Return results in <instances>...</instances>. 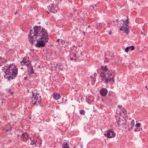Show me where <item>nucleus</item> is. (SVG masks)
Listing matches in <instances>:
<instances>
[{
  "mask_svg": "<svg viewBox=\"0 0 148 148\" xmlns=\"http://www.w3.org/2000/svg\"><path fill=\"white\" fill-rule=\"evenodd\" d=\"M32 30H30L29 40L32 44H35L37 48H42L45 45V42H48V34L47 31L40 26L36 25L33 27Z\"/></svg>",
  "mask_w": 148,
  "mask_h": 148,
  "instance_id": "1",
  "label": "nucleus"
},
{
  "mask_svg": "<svg viewBox=\"0 0 148 148\" xmlns=\"http://www.w3.org/2000/svg\"><path fill=\"white\" fill-rule=\"evenodd\" d=\"M101 69L102 71L100 74L101 80L107 84H108L109 82L111 84H113L114 81V77L112 75L110 69L107 68L106 65L102 66Z\"/></svg>",
  "mask_w": 148,
  "mask_h": 148,
  "instance_id": "2",
  "label": "nucleus"
},
{
  "mask_svg": "<svg viewBox=\"0 0 148 148\" xmlns=\"http://www.w3.org/2000/svg\"><path fill=\"white\" fill-rule=\"evenodd\" d=\"M16 66L14 64L13 68L4 69L3 71L5 75H4V77L9 80L14 79L17 75L18 72V69Z\"/></svg>",
  "mask_w": 148,
  "mask_h": 148,
  "instance_id": "3",
  "label": "nucleus"
},
{
  "mask_svg": "<svg viewBox=\"0 0 148 148\" xmlns=\"http://www.w3.org/2000/svg\"><path fill=\"white\" fill-rule=\"evenodd\" d=\"M119 120L117 121V123L119 125V127L121 125L123 127L126 129V127L128 125V123L127 122V121L124 117L122 118L119 117Z\"/></svg>",
  "mask_w": 148,
  "mask_h": 148,
  "instance_id": "4",
  "label": "nucleus"
},
{
  "mask_svg": "<svg viewBox=\"0 0 148 148\" xmlns=\"http://www.w3.org/2000/svg\"><path fill=\"white\" fill-rule=\"evenodd\" d=\"M104 135L107 138H112L115 136V133L113 131L110 130L105 131L104 134Z\"/></svg>",
  "mask_w": 148,
  "mask_h": 148,
  "instance_id": "5",
  "label": "nucleus"
},
{
  "mask_svg": "<svg viewBox=\"0 0 148 148\" xmlns=\"http://www.w3.org/2000/svg\"><path fill=\"white\" fill-rule=\"evenodd\" d=\"M33 96H34V99H32V103L34 105L36 104H37V102L38 103L40 102V101L41 99L40 98V96H39V94H36L34 96V93H33Z\"/></svg>",
  "mask_w": 148,
  "mask_h": 148,
  "instance_id": "6",
  "label": "nucleus"
},
{
  "mask_svg": "<svg viewBox=\"0 0 148 148\" xmlns=\"http://www.w3.org/2000/svg\"><path fill=\"white\" fill-rule=\"evenodd\" d=\"M129 26L127 25L122 24V26H121L119 28L120 31H123V32L127 34H128L129 32Z\"/></svg>",
  "mask_w": 148,
  "mask_h": 148,
  "instance_id": "7",
  "label": "nucleus"
},
{
  "mask_svg": "<svg viewBox=\"0 0 148 148\" xmlns=\"http://www.w3.org/2000/svg\"><path fill=\"white\" fill-rule=\"evenodd\" d=\"M21 140L26 142L29 139V134L26 132H23L21 135Z\"/></svg>",
  "mask_w": 148,
  "mask_h": 148,
  "instance_id": "8",
  "label": "nucleus"
},
{
  "mask_svg": "<svg viewBox=\"0 0 148 148\" xmlns=\"http://www.w3.org/2000/svg\"><path fill=\"white\" fill-rule=\"evenodd\" d=\"M108 93V90L106 88H102L99 91V93L101 95L102 97L106 96Z\"/></svg>",
  "mask_w": 148,
  "mask_h": 148,
  "instance_id": "9",
  "label": "nucleus"
},
{
  "mask_svg": "<svg viewBox=\"0 0 148 148\" xmlns=\"http://www.w3.org/2000/svg\"><path fill=\"white\" fill-rule=\"evenodd\" d=\"M29 61H27V60H26V58H24L23 59V60L21 62V65H25L27 67L29 66V63H28Z\"/></svg>",
  "mask_w": 148,
  "mask_h": 148,
  "instance_id": "10",
  "label": "nucleus"
},
{
  "mask_svg": "<svg viewBox=\"0 0 148 148\" xmlns=\"http://www.w3.org/2000/svg\"><path fill=\"white\" fill-rule=\"evenodd\" d=\"M134 121H132L131 122V123L130 125H129V123H128V125L127 126L126 129L130 130L133 128V127L134 126Z\"/></svg>",
  "mask_w": 148,
  "mask_h": 148,
  "instance_id": "11",
  "label": "nucleus"
},
{
  "mask_svg": "<svg viewBox=\"0 0 148 148\" xmlns=\"http://www.w3.org/2000/svg\"><path fill=\"white\" fill-rule=\"evenodd\" d=\"M47 8L50 12L53 13H55L57 12V10L54 9L53 6L51 7L50 5H49V6L47 7Z\"/></svg>",
  "mask_w": 148,
  "mask_h": 148,
  "instance_id": "12",
  "label": "nucleus"
},
{
  "mask_svg": "<svg viewBox=\"0 0 148 148\" xmlns=\"http://www.w3.org/2000/svg\"><path fill=\"white\" fill-rule=\"evenodd\" d=\"M14 64L13 63L10 64L9 65H8L7 66H5L4 67H3L2 69L3 71L4 69H9L11 68H12L14 66Z\"/></svg>",
  "mask_w": 148,
  "mask_h": 148,
  "instance_id": "13",
  "label": "nucleus"
},
{
  "mask_svg": "<svg viewBox=\"0 0 148 148\" xmlns=\"http://www.w3.org/2000/svg\"><path fill=\"white\" fill-rule=\"evenodd\" d=\"M53 98L56 100H58L60 97V95L59 93H56L53 94Z\"/></svg>",
  "mask_w": 148,
  "mask_h": 148,
  "instance_id": "14",
  "label": "nucleus"
},
{
  "mask_svg": "<svg viewBox=\"0 0 148 148\" xmlns=\"http://www.w3.org/2000/svg\"><path fill=\"white\" fill-rule=\"evenodd\" d=\"M120 111L119 113L122 114H124V116L125 117L126 116V113H127L126 111L123 108L121 107L120 108Z\"/></svg>",
  "mask_w": 148,
  "mask_h": 148,
  "instance_id": "15",
  "label": "nucleus"
},
{
  "mask_svg": "<svg viewBox=\"0 0 148 148\" xmlns=\"http://www.w3.org/2000/svg\"><path fill=\"white\" fill-rule=\"evenodd\" d=\"M134 49V46H132L130 47H127L125 49V51L127 52L129 50H130L131 51L133 50Z\"/></svg>",
  "mask_w": 148,
  "mask_h": 148,
  "instance_id": "16",
  "label": "nucleus"
},
{
  "mask_svg": "<svg viewBox=\"0 0 148 148\" xmlns=\"http://www.w3.org/2000/svg\"><path fill=\"white\" fill-rule=\"evenodd\" d=\"M103 25L104 24L102 23H97L96 25V27L97 29H100L103 27Z\"/></svg>",
  "mask_w": 148,
  "mask_h": 148,
  "instance_id": "17",
  "label": "nucleus"
},
{
  "mask_svg": "<svg viewBox=\"0 0 148 148\" xmlns=\"http://www.w3.org/2000/svg\"><path fill=\"white\" fill-rule=\"evenodd\" d=\"M126 17H127V18L125 20H121L123 22V24H124V25H127L129 24V22L128 21L129 20V18L128 17V16H127Z\"/></svg>",
  "mask_w": 148,
  "mask_h": 148,
  "instance_id": "18",
  "label": "nucleus"
},
{
  "mask_svg": "<svg viewBox=\"0 0 148 148\" xmlns=\"http://www.w3.org/2000/svg\"><path fill=\"white\" fill-rule=\"evenodd\" d=\"M30 66L29 67V71L28 72L30 74H33L34 73V71L33 69V67L32 66Z\"/></svg>",
  "mask_w": 148,
  "mask_h": 148,
  "instance_id": "19",
  "label": "nucleus"
},
{
  "mask_svg": "<svg viewBox=\"0 0 148 148\" xmlns=\"http://www.w3.org/2000/svg\"><path fill=\"white\" fill-rule=\"evenodd\" d=\"M62 148H70L69 144L67 142L64 143L62 144Z\"/></svg>",
  "mask_w": 148,
  "mask_h": 148,
  "instance_id": "20",
  "label": "nucleus"
},
{
  "mask_svg": "<svg viewBox=\"0 0 148 148\" xmlns=\"http://www.w3.org/2000/svg\"><path fill=\"white\" fill-rule=\"evenodd\" d=\"M112 92H111L110 91H109L108 93V95L107 96V97H108L107 99H109V103H110V101H112V100L111 99L109 98V96H111L112 95Z\"/></svg>",
  "mask_w": 148,
  "mask_h": 148,
  "instance_id": "21",
  "label": "nucleus"
},
{
  "mask_svg": "<svg viewBox=\"0 0 148 148\" xmlns=\"http://www.w3.org/2000/svg\"><path fill=\"white\" fill-rule=\"evenodd\" d=\"M135 127L137 128L139 127L140 129L142 130V128H140V127H141V124L139 123H137V124L135 125Z\"/></svg>",
  "mask_w": 148,
  "mask_h": 148,
  "instance_id": "22",
  "label": "nucleus"
},
{
  "mask_svg": "<svg viewBox=\"0 0 148 148\" xmlns=\"http://www.w3.org/2000/svg\"><path fill=\"white\" fill-rule=\"evenodd\" d=\"M80 114L82 115H84L85 114V111L84 110H81L80 111Z\"/></svg>",
  "mask_w": 148,
  "mask_h": 148,
  "instance_id": "23",
  "label": "nucleus"
},
{
  "mask_svg": "<svg viewBox=\"0 0 148 148\" xmlns=\"http://www.w3.org/2000/svg\"><path fill=\"white\" fill-rule=\"evenodd\" d=\"M60 42L62 45H65V42L64 40H62L61 39Z\"/></svg>",
  "mask_w": 148,
  "mask_h": 148,
  "instance_id": "24",
  "label": "nucleus"
},
{
  "mask_svg": "<svg viewBox=\"0 0 148 148\" xmlns=\"http://www.w3.org/2000/svg\"><path fill=\"white\" fill-rule=\"evenodd\" d=\"M8 92L9 93H10L11 95H12L13 94V93L11 91V89H9Z\"/></svg>",
  "mask_w": 148,
  "mask_h": 148,
  "instance_id": "25",
  "label": "nucleus"
},
{
  "mask_svg": "<svg viewBox=\"0 0 148 148\" xmlns=\"http://www.w3.org/2000/svg\"><path fill=\"white\" fill-rule=\"evenodd\" d=\"M107 27L110 28V25L109 22L107 24Z\"/></svg>",
  "mask_w": 148,
  "mask_h": 148,
  "instance_id": "26",
  "label": "nucleus"
},
{
  "mask_svg": "<svg viewBox=\"0 0 148 148\" xmlns=\"http://www.w3.org/2000/svg\"><path fill=\"white\" fill-rule=\"evenodd\" d=\"M31 144L32 145H34L35 147H36V144L35 142V141H34V142H33V143H31Z\"/></svg>",
  "mask_w": 148,
  "mask_h": 148,
  "instance_id": "27",
  "label": "nucleus"
},
{
  "mask_svg": "<svg viewBox=\"0 0 148 148\" xmlns=\"http://www.w3.org/2000/svg\"><path fill=\"white\" fill-rule=\"evenodd\" d=\"M2 60H0V66H1L2 65V64L3 63H4L2 61Z\"/></svg>",
  "mask_w": 148,
  "mask_h": 148,
  "instance_id": "28",
  "label": "nucleus"
},
{
  "mask_svg": "<svg viewBox=\"0 0 148 148\" xmlns=\"http://www.w3.org/2000/svg\"><path fill=\"white\" fill-rule=\"evenodd\" d=\"M61 40V39H58L56 41V42H58V44H60V43L59 42H60V41Z\"/></svg>",
  "mask_w": 148,
  "mask_h": 148,
  "instance_id": "29",
  "label": "nucleus"
},
{
  "mask_svg": "<svg viewBox=\"0 0 148 148\" xmlns=\"http://www.w3.org/2000/svg\"><path fill=\"white\" fill-rule=\"evenodd\" d=\"M138 131H140V130H138V128L136 129H135V131L136 132H138Z\"/></svg>",
  "mask_w": 148,
  "mask_h": 148,
  "instance_id": "30",
  "label": "nucleus"
},
{
  "mask_svg": "<svg viewBox=\"0 0 148 148\" xmlns=\"http://www.w3.org/2000/svg\"><path fill=\"white\" fill-rule=\"evenodd\" d=\"M29 138L30 139V140H33V138H32V137H29Z\"/></svg>",
  "mask_w": 148,
  "mask_h": 148,
  "instance_id": "31",
  "label": "nucleus"
},
{
  "mask_svg": "<svg viewBox=\"0 0 148 148\" xmlns=\"http://www.w3.org/2000/svg\"><path fill=\"white\" fill-rule=\"evenodd\" d=\"M27 77H24V79L25 80H27Z\"/></svg>",
  "mask_w": 148,
  "mask_h": 148,
  "instance_id": "32",
  "label": "nucleus"
},
{
  "mask_svg": "<svg viewBox=\"0 0 148 148\" xmlns=\"http://www.w3.org/2000/svg\"><path fill=\"white\" fill-rule=\"evenodd\" d=\"M109 34L110 35H111L112 34V32L111 31H109Z\"/></svg>",
  "mask_w": 148,
  "mask_h": 148,
  "instance_id": "33",
  "label": "nucleus"
},
{
  "mask_svg": "<svg viewBox=\"0 0 148 148\" xmlns=\"http://www.w3.org/2000/svg\"><path fill=\"white\" fill-rule=\"evenodd\" d=\"M59 67L60 69H61L62 70V69H63V68H62L59 65Z\"/></svg>",
  "mask_w": 148,
  "mask_h": 148,
  "instance_id": "34",
  "label": "nucleus"
},
{
  "mask_svg": "<svg viewBox=\"0 0 148 148\" xmlns=\"http://www.w3.org/2000/svg\"><path fill=\"white\" fill-rule=\"evenodd\" d=\"M76 56V54L75 53H74V54L73 55L74 57H75Z\"/></svg>",
  "mask_w": 148,
  "mask_h": 148,
  "instance_id": "35",
  "label": "nucleus"
},
{
  "mask_svg": "<svg viewBox=\"0 0 148 148\" xmlns=\"http://www.w3.org/2000/svg\"><path fill=\"white\" fill-rule=\"evenodd\" d=\"M3 59V60L4 59V58H2L1 57H0V60H2Z\"/></svg>",
  "mask_w": 148,
  "mask_h": 148,
  "instance_id": "36",
  "label": "nucleus"
},
{
  "mask_svg": "<svg viewBox=\"0 0 148 148\" xmlns=\"http://www.w3.org/2000/svg\"><path fill=\"white\" fill-rule=\"evenodd\" d=\"M94 76H95L97 75V73H94Z\"/></svg>",
  "mask_w": 148,
  "mask_h": 148,
  "instance_id": "37",
  "label": "nucleus"
},
{
  "mask_svg": "<svg viewBox=\"0 0 148 148\" xmlns=\"http://www.w3.org/2000/svg\"><path fill=\"white\" fill-rule=\"evenodd\" d=\"M74 60V59L73 58H70V60L71 61H73Z\"/></svg>",
  "mask_w": 148,
  "mask_h": 148,
  "instance_id": "38",
  "label": "nucleus"
},
{
  "mask_svg": "<svg viewBox=\"0 0 148 148\" xmlns=\"http://www.w3.org/2000/svg\"><path fill=\"white\" fill-rule=\"evenodd\" d=\"M34 139V137H33V140H32V143H33V142H34V141H33V140Z\"/></svg>",
  "mask_w": 148,
  "mask_h": 148,
  "instance_id": "39",
  "label": "nucleus"
},
{
  "mask_svg": "<svg viewBox=\"0 0 148 148\" xmlns=\"http://www.w3.org/2000/svg\"><path fill=\"white\" fill-rule=\"evenodd\" d=\"M69 16L71 17H72L73 16V15L71 14H70V15Z\"/></svg>",
  "mask_w": 148,
  "mask_h": 148,
  "instance_id": "40",
  "label": "nucleus"
},
{
  "mask_svg": "<svg viewBox=\"0 0 148 148\" xmlns=\"http://www.w3.org/2000/svg\"><path fill=\"white\" fill-rule=\"evenodd\" d=\"M74 60H75V62H77V59H74Z\"/></svg>",
  "mask_w": 148,
  "mask_h": 148,
  "instance_id": "41",
  "label": "nucleus"
},
{
  "mask_svg": "<svg viewBox=\"0 0 148 148\" xmlns=\"http://www.w3.org/2000/svg\"><path fill=\"white\" fill-rule=\"evenodd\" d=\"M113 25H114V26L115 27V26H116V24H114Z\"/></svg>",
  "mask_w": 148,
  "mask_h": 148,
  "instance_id": "42",
  "label": "nucleus"
},
{
  "mask_svg": "<svg viewBox=\"0 0 148 148\" xmlns=\"http://www.w3.org/2000/svg\"><path fill=\"white\" fill-rule=\"evenodd\" d=\"M66 43H67V45H65L66 46H67V45H68V42H67L66 41Z\"/></svg>",
  "mask_w": 148,
  "mask_h": 148,
  "instance_id": "43",
  "label": "nucleus"
},
{
  "mask_svg": "<svg viewBox=\"0 0 148 148\" xmlns=\"http://www.w3.org/2000/svg\"><path fill=\"white\" fill-rule=\"evenodd\" d=\"M119 21V19H116V21Z\"/></svg>",
  "mask_w": 148,
  "mask_h": 148,
  "instance_id": "44",
  "label": "nucleus"
},
{
  "mask_svg": "<svg viewBox=\"0 0 148 148\" xmlns=\"http://www.w3.org/2000/svg\"><path fill=\"white\" fill-rule=\"evenodd\" d=\"M46 12L47 13V14H49V13L48 11H46Z\"/></svg>",
  "mask_w": 148,
  "mask_h": 148,
  "instance_id": "45",
  "label": "nucleus"
},
{
  "mask_svg": "<svg viewBox=\"0 0 148 148\" xmlns=\"http://www.w3.org/2000/svg\"><path fill=\"white\" fill-rule=\"evenodd\" d=\"M35 141V143H36L38 142V140H36V141Z\"/></svg>",
  "mask_w": 148,
  "mask_h": 148,
  "instance_id": "46",
  "label": "nucleus"
},
{
  "mask_svg": "<svg viewBox=\"0 0 148 148\" xmlns=\"http://www.w3.org/2000/svg\"><path fill=\"white\" fill-rule=\"evenodd\" d=\"M145 87L147 88V89H148V88H147V86H146Z\"/></svg>",
  "mask_w": 148,
  "mask_h": 148,
  "instance_id": "47",
  "label": "nucleus"
},
{
  "mask_svg": "<svg viewBox=\"0 0 148 148\" xmlns=\"http://www.w3.org/2000/svg\"><path fill=\"white\" fill-rule=\"evenodd\" d=\"M8 130L7 129V130H6V132H8Z\"/></svg>",
  "mask_w": 148,
  "mask_h": 148,
  "instance_id": "48",
  "label": "nucleus"
},
{
  "mask_svg": "<svg viewBox=\"0 0 148 148\" xmlns=\"http://www.w3.org/2000/svg\"><path fill=\"white\" fill-rule=\"evenodd\" d=\"M90 78H92V76H90Z\"/></svg>",
  "mask_w": 148,
  "mask_h": 148,
  "instance_id": "49",
  "label": "nucleus"
},
{
  "mask_svg": "<svg viewBox=\"0 0 148 148\" xmlns=\"http://www.w3.org/2000/svg\"><path fill=\"white\" fill-rule=\"evenodd\" d=\"M19 136H20V135L19 134H18V135H17V137H18Z\"/></svg>",
  "mask_w": 148,
  "mask_h": 148,
  "instance_id": "50",
  "label": "nucleus"
},
{
  "mask_svg": "<svg viewBox=\"0 0 148 148\" xmlns=\"http://www.w3.org/2000/svg\"><path fill=\"white\" fill-rule=\"evenodd\" d=\"M88 27H90V25H88Z\"/></svg>",
  "mask_w": 148,
  "mask_h": 148,
  "instance_id": "51",
  "label": "nucleus"
},
{
  "mask_svg": "<svg viewBox=\"0 0 148 148\" xmlns=\"http://www.w3.org/2000/svg\"><path fill=\"white\" fill-rule=\"evenodd\" d=\"M83 33L84 34L85 33V32H83Z\"/></svg>",
  "mask_w": 148,
  "mask_h": 148,
  "instance_id": "52",
  "label": "nucleus"
},
{
  "mask_svg": "<svg viewBox=\"0 0 148 148\" xmlns=\"http://www.w3.org/2000/svg\"><path fill=\"white\" fill-rule=\"evenodd\" d=\"M5 62H7V61H6V60H5Z\"/></svg>",
  "mask_w": 148,
  "mask_h": 148,
  "instance_id": "53",
  "label": "nucleus"
},
{
  "mask_svg": "<svg viewBox=\"0 0 148 148\" xmlns=\"http://www.w3.org/2000/svg\"><path fill=\"white\" fill-rule=\"evenodd\" d=\"M113 22L114 23V22H115V21H113Z\"/></svg>",
  "mask_w": 148,
  "mask_h": 148,
  "instance_id": "54",
  "label": "nucleus"
},
{
  "mask_svg": "<svg viewBox=\"0 0 148 148\" xmlns=\"http://www.w3.org/2000/svg\"><path fill=\"white\" fill-rule=\"evenodd\" d=\"M141 34H143V33H142V32H141Z\"/></svg>",
  "mask_w": 148,
  "mask_h": 148,
  "instance_id": "55",
  "label": "nucleus"
},
{
  "mask_svg": "<svg viewBox=\"0 0 148 148\" xmlns=\"http://www.w3.org/2000/svg\"><path fill=\"white\" fill-rule=\"evenodd\" d=\"M141 34H143V33H142V32H141Z\"/></svg>",
  "mask_w": 148,
  "mask_h": 148,
  "instance_id": "56",
  "label": "nucleus"
},
{
  "mask_svg": "<svg viewBox=\"0 0 148 148\" xmlns=\"http://www.w3.org/2000/svg\"><path fill=\"white\" fill-rule=\"evenodd\" d=\"M141 34H143V33H142V32H141Z\"/></svg>",
  "mask_w": 148,
  "mask_h": 148,
  "instance_id": "57",
  "label": "nucleus"
},
{
  "mask_svg": "<svg viewBox=\"0 0 148 148\" xmlns=\"http://www.w3.org/2000/svg\"><path fill=\"white\" fill-rule=\"evenodd\" d=\"M141 34H143V33H142V32H141Z\"/></svg>",
  "mask_w": 148,
  "mask_h": 148,
  "instance_id": "58",
  "label": "nucleus"
}]
</instances>
